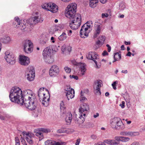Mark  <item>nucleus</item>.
<instances>
[{"label": "nucleus", "instance_id": "f257e3e1", "mask_svg": "<svg viewBox=\"0 0 145 145\" xmlns=\"http://www.w3.org/2000/svg\"><path fill=\"white\" fill-rule=\"evenodd\" d=\"M23 105L29 110H33L36 108L37 99L33 91L29 89L25 90L22 92Z\"/></svg>", "mask_w": 145, "mask_h": 145}, {"label": "nucleus", "instance_id": "f03ea898", "mask_svg": "<svg viewBox=\"0 0 145 145\" xmlns=\"http://www.w3.org/2000/svg\"><path fill=\"white\" fill-rule=\"evenodd\" d=\"M22 91L21 89L17 87H14L11 89L9 97L12 102L23 105L24 101L22 98Z\"/></svg>", "mask_w": 145, "mask_h": 145}, {"label": "nucleus", "instance_id": "7ed1b4c3", "mask_svg": "<svg viewBox=\"0 0 145 145\" xmlns=\"http://www.w3.org/2000/svg\"><path fill=\"white\" fill-rule=\"evenodd\" d=\"M89 110V106L86 103H84L81 105L79 109L80 116L79 117V118L76 119L75 120L76 121V123L79 124H81L83 123L85 121L84 117L88 114Z\"/></svg>", "mask_w": 145, "mask_h": 145}, {"label": "nucleus", "instance_id": "20e7f679", "mask_svg": "<svg viewBox=\"0 0 145 145\" xmlns=\"http://www.w3.org/2000/svg\"><path fill=\"white\" fill-rule=\"evenodd\" d=\"M71 23L69 25L70 27L73 29L76 30L80 26L81 23V16L80 14H75L71 18Z\"/></svg>", "mask_w": 145, "mask_h": 145}, {"label": "nucleus", "instance_id": "39448f33", "mask_svg": "<svg viewBox=\"0 0 145 145\" xmlns=\"http://www.w3.org/2000/svg\"><path fill=\"white\" fill-rule=\"evenodd\" d=\"M77 9V5L75 3L69 4L66 8L65 15L68 18H71L75 14Z\"/></svg>", "mask_w": 145, "mask_h": 145}, {"label": "nucleus", "instance_id": "423d86ee", "mask_svg": "<svg viewBox=\"0 0 145 145\" xmlns=\"http://www.w3.org/2000/svg\"><path fill=\"white\" fill-rule=\"evenodd\" d=\"M42 7L48 11L53 13L57 12L58 10V7L55 4L53 3H45L42 5Z\"/></svg>", "mask_w": 145, "mask_h": 145}, {"label": "nucleus", "instance_id": "0eeeda50", "mask_svg": "<svg viewBox=\"0 0 145 145\" xmlns=\"http://www.w3.org/2000/svg\"><path fill=\"white\" fill-rule=\"evenodd\" d=\"M15 21L13 23V26L15 28H20L22 30L27 31L26 23L24 20H20L18 17L14 18Z\"/></svg>", "mask_w": 145, "mask_h": 145}, {"label": "nucleus", "instance_id": "6e6552de", "mask_svg": "<svg viewBox=\"0 0 145 145\" xmlns=\"http://www.w3.org/2000/svg\"><path fill=\"white\" fill-rule=\"evenodd\" d=\"M52 51L51 47L48 46L45 48L43 51L42 55L45 61L49 63H52L53 60L51 56Z\"/></svg>", "mask_w": 145, "mask_h": 145}, {"label": "nucleus", "instance_id": "1a4fd4ad", "mask_svg": "<svg viewBox=\"0 0 145 145\" xmlns=\"http://www.w3.org/2000/svg\"><path fill=\"white\" fill-rule=\"evenodd\" d=\"M50 131L51 130L49 129L43 128L35 129L34 130V132L35 133V135L39 137V140H41L44 138L43 134L41 132L48 133L50 132Z\"/></svg>", "mask_w": 145, "mask_h": 145}, {"label": "nucleus", "instance_id": "9d476101", "mask_svg": "<svg viewBox=\"0 0 145 145\" xmlns=\"http://www.w3.org/2000/svg\"><path fill=\"white\" fill-rule=\"evenodd\" d=\"M5 59L8 63L11 65L14 64L15 63V58L12 53L7 51L5 53Z\"/></svg>", "mask_w": 145, "mask_h": 145}, {"label": "nucleus", "instance_id": "9b49d317", "mask_svg": "<svg viewBox=\"0 0 145 145\" xmlns=\"http://www.w3.org/2000/svg\"><path fill=\"white\" fill-rule=\"evenodd\" d=\"M43 20V18L40 16H35L29 19V23L31 25H33L39 22H42Z\"/></svg>", "mask_w": 145, "mask_h": 145}, {"label": "nucleus", "instance_id": "f8f14e48", "mask_svg": "<svg viewBox=\"0 0 145 145\" xmlns=\"http://www.w3.org/2000/svg\"><path fill=\"white\" fill-rule=\"evenodd\" d=\"M59 71L58 67L56 65H53L50 69L49 74L50 76H55L58 74Z\"/></svg>", "mask_w": 145, "mask_h": 145}, {"label": "nucleus", "instance_id": "ddd939ff", "mask_svg": "<svg viewBox=\"0 0 145 145\" xmlns=\"http://www.w3.org/2000/svg\"><path fill=\"white\" fill-rule=\"evenodd\" d=\"M30 59L27 57L20 55L19 56V63L24 66L27 65L30 63Z\"/></svg>", "mask_w": 145, "mask_h": 145}, {"label": "nucleus", "instance_id": "4468645a", "mask_svg": "<svg viewBox=\"0 0 145 145\" xmlns=\"http://www.w3.org/2000/svg\"><path fill=\"white\" fill-rule=\"evenodd\" d=\"M86 25H83L81 27L80 31V36L82 38H85L88 37L89 32Z\"/></svg>", "mask_w": 145, "mask_h": 145}, {"label": "nucleus", "instance_id": "2eb2a0df", "mask_svg": "<svg viewBox=\"0 0 145 145\" xmlns=\"http://www.w3.org/2000/svg\"><path fill=\"white\" fill-rule=\"evenodd\" d=\"M95 84L96 85L95 88L94 86V89L96 91L95 93L96 94L100 95L101 94L100 88L103 85L102 81L100 80H97L95 82Z\"/></svg>", "mask_w": 145, "mask_h": 145}, {"label": "nucleus", "instance_id": "dca6fc26", "mask_svg": "<svg viewBox=\"0 0 145 145\" xmlns=\"http://www.w3.org/2000/svg\"><path fill=\"white\" fill-rule=\"evenodd\" d=\"M49 92L47 89L44 90V88H40L38 91V95L39 97V100L41 101V99L44 98V97L47 95V93Z\"/></svg>", "mask_w": 145, "mask_h": 145}, {"label": "nucleus", "instance_id": "f3484780", "mask_svg": "<svg viewBox=\"0 0 145 145\" xmlns=\"http://www.w3.org/2000/svg\"><path fill=\"white\" fill-rule=\"evenodd\" d=\"M27 80L29 81L33 80L35 77V71L34 69H30L27 71Z\"/></svg>", "mask_w": 145, "mask_h": 145}, {"label": "nucleus", "instance_id": "a211bd4d", "mask_svg": "<svg viewBox=\"0 0 145 145\" xmlns=\"http://www.w3.org/2000/svg\"><path fill=\"white\" fill-rule=\"evenodd\" d=\"M24 135L26 136V139L27 142L30 144H33V143L34 134L31 132H28L24 133Z\"/></svg>", "mask_w": 145, "mask_h": 145}, {"label": "nucleus", "instance_id": "6ab92c4d", "mask_svg": "<svg viewBox=\"0 0 145 145\" xmlns=\"http://www.w3.org/2000/svg\"><path fill=\"white\" fill-rule=\"evenodd\" d=\"M45 145H65V142H56L51 140H48L45 142Z\"/></svg>", "mask_w": 145, "mask_h": 145}, {"label": "nucleus", "instance_id": "aec40b11", "mask_svg": "<svg viewBox=\"0 0 145 145\" xmlns=\"http://www.w3.org/2000/svg\"><path fill=\"white\" fill-rule=\"evenodd\" d=\"M87 58L89 59H91L94 61H95V59L98 61L99 56L95 52H89L87 56Z\"/></svg>", "mask_w": 145, "mask_h": 145}, {"label": "nucleus", "instance_id": "412c9836", "mask_svg": "<svg viewBox=\"0 0 145 145\" xmlns=\"http://www.w3.org/2000/svg\"><path fill=\"white\" fill-rule=\"evenodd\" d=\"M50 96L49 92L47 93V95L44 97V98L41 99L42 105L45 106H48L49 104V101L50 100Z\"/></svg>", "mask_w": 145, "mask_h": 145}, {"label": "nucleus", "instance_id": "4be33fe9", "mask_svg": "<svg viewBox=\"0 0 145 145\" xmlns=\"http://www.w3.org/2000/svg\"><path fill=\"white\" fill-rule=\"evenodd\" d=\"M94 33L93 36L94 38H96L99 35L101 31V27L100 25L98 24L95 26Z\"/></svg>", "mask_w": 145, "mask_h": 145}, {"label": "nucleus", "instance_id": "5701e85b", "mask_svg": "<svg viewBox=\"0 0 145 145\" xmlns=\"http://www.w3.org/2000/svg\"><path fill=\"white\" fill-rule=\"evenodd\" d=\"M66 115V117L65 118V120L67 123L68 124H70L72 120V115L71 113L69 112H68L65 114H64Z\"/></svg>", "mask_w": 145, "mask_h": 145}, {"label": "nucleus", "instance_id": "b1692460", "mask_svg": "<svg viewBox=\"0 0 145 145\" xmlns=\"http://www.w3.org/2000/svg\"><path fill=\"white\" fill-rule=\"evenodd\" d=\"M74 131L73 129H66L64 128H61L60 129L57 131V132L59 133H71L74 132Z\"/></svg>", "mask_w": 145, "mask_h": 145}, {"label": "nucleus", "instance_id": "393cba45", "mask_svg": "<svg viewBox=\"0 0 145 145\" xmlns=\"http://www.w3.org/2000/svg\"><path fill=\"white\" fill-rule=\"evenodd\" d=\"M116 127H114L117 129H123L124 128L123 124L120 118L118 119V122L117 123V124L116 125Z\"/></svg>", "mask_w": 145, "mask_h": 145}, {"label": "nucleus", "instance_id": "a878e982", "mask_svg": "<svg viewBox=\"0 0 145 145\" xmlns=\"http://www.w3.org/2000/svg\"><path fill=\"white\" fill-rule=\"evenodd\" d=\"M33 45H31L30 46H29L24 47V52L27 54L31 53L33 50Z\"/></svg>", "mask_w": 145, "mask_h": 145}, {"label": "nucleus", "instance_id": "bb28decb", "mask_svg": "<svg viewBox=\"0 0 145 145\" xmlns=\"http://www.w3.org/2000/svg\"><path fill=\"white\" fill-rule=\"evenodd\" d=\"M89 90L88 89H85L84 92H83L82 91L80 93V101L82 102H83L85 101L86 100H87V98L84 96V93H88L89 92Z\"/></svg>", "mask_w": 145, "mask_h": 145}, {"label": "nucleus", "instance_id": "cd10ccee", "mask_svg": "<svg viewBox=\"0 0 145 145\" xmlns=\"http://www.w3.org/2000/svg\"><path fill=\"white\" fill-rule=\"evenodd\" d=\"M120 118L118 117L114 118L111 120L110 123L112 127L114 128L116 127V125L117 124V123L118 122V119Z\"/></svg>", "mask_w": 145, "mask_h": 145}, {"label": "nucleus", "instance_id": "c85d7f7f", "mask_svg": "<svg viewBox=\"0 0 145 145\" xmlns=\"http://www.w3.org/2000/svg\"><path fill=\"white\" fill-rule=\"evenodd\" d=\"M22 44L23 47L29 46H30L31 45H33V44L31 41L29 40H24L22 42Z\"/></svg>", "mask_w": 145, "mask_h": 145}, {"label": "nucleus", "instance_id": "c756f323", "mask_svg": "<svg viewBox=\"0 0 145 145\" xmlns=\"http://www.w3.org/2000/svg\"><path fill=\"white\" fill-rule=\"evenodd\" d=\"M104 142L106 143L111 145H118L119 144V143L116 142L115 140H104Z\"/></svg>", "mask_w": 145, "mask_h": 145}, {"label": "nucleus", "instance_id": "7c9ffc66", "mask_svg": "<svg viewBox=\"0 0 145 145\" xmlns=\"http://www.w3.org/2000/svg\"><path fill=\"white\" fill-rule=\"evenodd\" d=\"M105 39L106 37L105 36L99 37V40L97 42L96 44L99 45H102L104 43Z\"/></svg>", "mask_w": 145, "mask_h": 145}, {"label": "nucleus", "instance_id": "2f4dec72", "mask_svg": "<svg viewBox=\"0 0 145 145\" xmlns=\"http://www.w3.org/2000/svg\"><path fill=\"white\" fill-rule=\"evenodd\" d=\"M66 95L67 97V98L68 100L70 98L72 99L73 98L74 96V90H72L71 92H67Z\"/></svg>", "mask_w": 145, "mask_h": 145}, {"label": "nucleus", "instance_id": "473e14b6", "mask_svg": "<svg viewBox=\"0 0 145 145\" xmlns=\"http://www.w3.org/2000/svg\"><path fill=\"white\" fill-rule=\"evenodd\" d=\"M61 112L62 114H65L66 108L65 106L64 103L63 101H62L60 104Z\"/></svg>", "mask_w": 145, "mask_h": 145}, {"label": "nucleus", "instance_id": "72a5a7b5", "mask_svg": "<svg viewBox=\"0 0 145 145\" xmlns=\"http://www.w3.org/2000/svg\"><path fill=\"white\" fill-rule=\"evenodd\" d=\"M80 69L82 72V75H83L84 74V72L86 71V65L84 63H80Z\"/></svg>", "mask_w": 145, "mask_h": 145}, {"label": "nucleus", "instance_id": "f704fd0d", "mask_svg": "<svg viewBox=\"0 0 145 145\" xmlns=\"http://www.w3.org/2000/svg\"><path fill=\"white\" fill-rule=\"evenodd\" d=\"M10 41V37L8 36H5L1 39V41L5 43L9 42Z\"/></svg>", "mask_w": 145, "mask_h": 145}, {"label": "nucleus", "instance_id": "c9c22d12", "mask_svg": "<svg viewBox=\"0 0 145 145\" xmlns=\"http://www.w3.org/2000/svg\"><path fill=\"white\" fill-rule=\"evenodd\" d=\"M99 0H89V5L93 7H95L98 3Z\"/></svg>", "mask_w": 145, "mask_h": 145}, {"label": "nucleus", "instance_id": "e433bc0d", "mask_svg": "<svg viewBox=\"0 0 145 145\" xmlns=\"http://www.w3.org/2000/svg\"><path fill=\"white\" fill-rule=\"evenodd\" d=\"M139 134V133L138 132L127 131V136H130L131 137L136 136L138 135Z\"/></svg>", "mask_w": 145, "mask_h": 145}, {"label": "nucleus", "instance_id": "4c0bfd02", "mask_svg": "<svg viewBox=\"0 0 145 145\" xmlns=\"http://www.w3.org/2000/svg\"><path fill=\"white\" fill-rule=\"evenodd\" d=\"M84 25H86V27L88 29L89 28L90 29L93 26V24L91 21H89L88 22Z\"/></svg>", "mask_w": 145, "mask_h": 145}, {"label": "nucleus", "instance_id": "58836bf2", "mask_svg": "<svg viewBox=\"0 0 145 145\" xmlns=\"http://www.w3.org/2000/svg\"><path fill=\"white\" fill-rule=\"evenodd\" d=\"M67 38L66 34L65 33H63L58 37L59 40H63Z\"/></svg>", "mask_w": 145, "mask_h": 145}, {"label": "nucleus", "instance_id": "ea45409f", "mask_svg": "<svg viewBox=\"0 0 145 145\" xmlns=\"http://www.w3.org/2000/svg\"><path fill=\"white\" fill-rule=\"evenodd\" d=\"M48 40V37H46V36H42V41L41 42V43L43 44H44L46 43Z\"/></svg>", "mask_w": 145, "mask_h": 145}, {"label": "nucleus", "instance_id": "a19ab883", "mask_svg": "<svg viewBox=\"0 0 145 145\" xmlns=\"http://www.w3.org/2000/svg\"><path fill=\"white\" fill-rule=\"evenodd\" d=\"M114 58L116 59V60L119 61L121 58L120 54L118 52L115 53L114 56Z\"/></svg>", "mask_w": 145, "mask_h": 145}, {"label": "nucleus", "instance_id": "79ce46f5", "mask_svg": "<svg viewBox=\"0 0 145 145\" xmlns=\"http://www.w3.org/2000/svg\"><path fill=\"white\" fill-rule=\"evenodd\" d=\"M130 140V138L128 137L122 136L121 142H127Z\"/></svg>", "mask_w": 145, "mask_h": 145}, {"label": "nucleus", "instance_id": "37998d69", "mask_svg": "<svg viewBox=\"0 0 145 145\" xmlns=\"http://www.w3.org/2000/svg\"><path fill=\"white\" fill-rule=\"evenodd\" d=\"M94 62L95 63V65H96V66L95 67L97 68H100L101 67V63L100 62H99V60L97 61H94Z\"/></svg>", "mask_w": 145, "mask_h": 145}, {"label": "nucleus", "instance_id": "c03bdc74", "mask_svg": "<svg viewBox=\"0 0 145 145\" xmlns=\"http://www.w3.org/2000/svg\"><path fill=\"white\" fill-rule=\"evenodd\" d=\"M65 90L67 91V92H71V90H74L73 89L71 88L70 86H66L65 88Z\"/></svg>", "mask_w": 145, "mask_h": 145}, {"label": "nucleus", "instance_id": "a18cd8bd", "mask_svg": "<svg viewBox=\"0 0 145 145\" xmlns=\"http://www.w3.org/2000/svg\"><path fill=\"white\" fill-rule=\"evenodd\" d=\"M52 51H54V52H56L58 50V47H57L56 46L53 45L52 47H51Z\"/></svg>", "mask_w": 145, "mask_h": 145}, {"label": "nucleus", "instance_id": "49530a36", "mask_svg": "<svg viewBox=\"0 0 145 145\" xmlns=\"http://www.w3.org/2000/svg\"><path fill=\"white\" fill-rule=\"evenodd\" d=\"M118 82L117 81H116L114 82L112 84V86L114 90H116V84L118 83Z\"/></svg>", "mask_w": 145, "mask_h": 145}, {"label": "nucleus", "instance_id": "de8ad7c7", "mask_svg": "<svg viewBox=\"0 0 145 145\" xmlns=\"http://www.w3.org/2000/svg\"><path fill=\"white\" fill-rule=\"evenodd\" d=\"M20 140L23 144L24 145H27L25 141L23 138L21 137L20 138Z\"/></svg>", "mask_w": 145, "mask_h": 145}, {"label": "nucleus", "instance_id": "09e8293b", "mask_svg": "<svg viewBox=\"0 0 145 145\" xmlns=\"http://www.w3.org/2000/svg\"><path fill=\"white\" fill-rule=\"evenodd\" d=\"M15 138L16 142V145H20V141L18 138V137H16Z\"/></svg>", "mask_w": 145, "mask_h": 145}, {"label": "nucleus", "instance_id": "8fccbe9b", "mask_svg": "<svg viewBox=\"0 0 145 145\" xmlns=\"http://www.w3.org/2000/svg\"><path fill=\"white\" fill-rule=\"evenodd\" d=\"M64 69L66 72L69 73L71 72V69L68 67H65Z\"/></svg>", "mask_w": 145, "mask_h": 145}, {"label": "nucleus", "instance_id": "3c124183", "mask_svg": "<svg viewBox=\"0 0 145 145\" xmlns=\"http://www.w3.org/2000/svg\"><path fill=\"white\" fill-rule=\"evenodd\" d=\"M122 136H116L115 137V140L118 141H121Z\"/></svg>", "mask_w": 145, "mask_h": 145}, {"label": "nucleus", "instance_id": "603ef678", "mask_svg": "<svg viewBox=\"0 0 145 145\" xmlns=\"http://www.w3.org/2000/svg\"><path fill=\"white\" fill-rule=\"evenodd\" d=\"M70 77L71 78H73L74 79H75L76 80H78V77L76 76H75L74 75H72L71 76V75H70Z\"/></svg>", "mask_w": 145, "mask_h": 145}, {"label": "nucleus", "instance_id": "864d4df0", "mask_svg": "<svg viewBox=\"0 0 145 145\" xmlns=\"http://www.w3.org/2000/svg\"><path fill=\"white\" fill-rule=\"evenodd\" d=\"M7 116H4L0 114V119L2 120H7Z\"/></svg>", "mask_w": 145, "mask_h": 145}, {"label": "nucleus", "instance_id": "5fc2aeb1", "mask_svg": "<svg viewBox=\"0 0 145 145\" xmlns=\"http://www.w3.org/2000/svg\"><path fill=\"white\" fill-rule=\"evenodd\" d=\"M55 38L53 37H52L51 38V42L52 43H54L55 41Z\"/></svg>", "mask_w": 145, "mask_h": 145}, {"label": "nucleus", "instance_id": "6e6d98bb", "mask_svg": "<svg viewBox=\"0 0 145 145\" xmlns=\"http://www.w3.org/2000/svg\"><path fill=\"white\" fill-rule=\"evenodd\" d=\"M120 134L123 136H127V131H123L121 132Z\"/></svg>", "mask_w": 145, "mask_h": 145}, {"label": "nucleus", "instance_id": "4d7b16f0", "mask_svg": "<svg viewBox=\"0 0 145 145\" xmlns=\"http://www.w3.org/2000/svg\"><path fill=\"white\" fill-rule=\"evenodd\" d=\"M80 138H78L76 140V142L75 143V145H79L80 142Z\"/></svg>", "mask_w": 145, "mask_h": 145}, {"label": "nucleus", "instance_id": "13d9d810", "mask_svg": "<svg viewBox=\"0 0 145 145\" xmlns=\"http://www.w3.org/2000/svg\"><path fill=\"white\" fill-rule=\"evenodd\" d=\"M102 55L103 56H105L106 55H108V53L105 50L102 53Z\"/></svg>", "mask_w": 145, "mask_h": 145}, {"label": "nucleus", "instance_id": "bf43d9fd", "mask_svg": "<svg viewBox=\"0 0 145 145\" xmlns=\"http://www.w3.org/2000/svg\"><path fill=\"white\" fill-rule=\"evenodd\" d=\"M125 102L123 101L122 102V104H120V105L122 108H124L125 107Z\"/></svg>", "mask_w": 145, "mask_h": 145}, {"label": "nucleus", "instance_id": "052dcab7", "mask_svg": "<svg viewBox=\"0 0 145 145\" xmlns=\"http://www.w3.org/2000/svg\"><path fill=\"white\" fill-rule=\"evenodd\" d=\"M131 145H140L139 143L137 142H134Z\"/></svg>", "mask_w": 145, "mask_h": 145}, {"label": "nucleus", "instance_id": "680f3d73", "mask_svg": "<svg viewBox=\"0 0 145 145\" xmlns=\"http://www.w3.org/2000/svg\"><path fill=\"white\" fill-rule=\"evenodd\" d=\"M106 46L108 47V52H110V51L111 49V47L108 44H107L106 45Z\"/></svg>", "mask_w": 145, "mask_h": 145}, {"label": "nucleus", "instance_id": "e2e57ef3", "mask_svg": "<svg viewBox=\"0 0 145 145\" xmlns=\"http://www.w3.org/2000/svg\"><path fill=\"white\" fill-rule=\"evenodd\" d=\"M61 25H58L57 27L56 26V30L58 31V30H60L61 29Z\"/></svg>", "mask_w": 145, "mask_h": 145}, {"label": "nucleus", "instance_id": "0e129e2a", "mask_svg": "<svg viewBox=\"0 0 145 145\" xmlns=\"http://www.w3.org/2000/svg\"><path fill=\"white\" fill-rule=\"evenodd\" d=\"M91 138L92 139H95L97 138V137L96 135H91Z\"/></svg>", "mask_w": 145, "mask_h": 145}, {"label": "nucleus", "instance_id": "69168bd1", "mask_svg": "<svg viewBox=\"0 0 145 145\" xmlns=\"http://www.w3.org/2000/svg\"><path fill=\"white\" fill-rule=\"evenodd\" d=\"M100 2L103 4H105L107 0H99Z\"/></svg>", "mask_w": 145, "mask_h": 145}, {"label": "nucleus", "instance_id": "338daca9", "mask_svg": "<svg viewBox=\"0 0 145 145\" xmlns=\"http://www.w3.org/2000/svg\"><path fill=\"white\" fill-rule=\"evenodd\" d=\"M65 45H63V46L62 48H61V50L62 51H64V50H65Z\"/></svg>", "mask_w": 145, "mask_h": 145}, {"label": "nucleus", "instance_id": "774afa93", "mask_svg": "<svg viewBox=\"0 0 145 145\" xmlns=\"http://www.w3.org/2000/svg\"><path fill=\"white\" fill-rule=\"evenodd\" d=\"M72 33V31L71 30H69L68 31V34L69 36H71Z\"/></svg>", "mask_w": 145, "mask_h": 145}]
</instances>
